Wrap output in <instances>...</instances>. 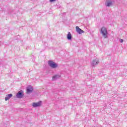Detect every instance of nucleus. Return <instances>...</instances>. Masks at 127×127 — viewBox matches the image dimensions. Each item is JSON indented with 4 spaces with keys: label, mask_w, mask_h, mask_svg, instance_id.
I'll use <instances>...</instances> for the list:
<instances>
[{
    "label": "nucleus",
    "mask_w": 127,
    "mask_h": 127,
    "mask_svg": "<svg viewBox=\"0 0 127 127\" xmlns=\"http://www.w3.org/2000/svg\"><path fill=\"white\" fill-rule=\"evenodd\" d=\"M101 32L102 34V36H103L104 38H107V37H108V30H107L106 27H102L101 29Z\"/></svg>",
    "instance_id": "obj_1"
},
{
    "label": "nucleus",
    "mask_w": 127,
    "mask_h": 127,
    "mask_svg": "<svg viewBox=\"0 0 127 127\" xmlns=\"http://www.w3.org/2000/svg\"><path fill=\"white\" fill-rule=\"evenodd\" d=\"M48 65L51 67V68H53V69H56V68L58 67V64L52 61H48Z\"/></svg>",
    "instance_id": "obj_2"
},
{
    "label": "nucleus",
    "mask_w": 127,
    "mask_h": 127,
    "mask_svg": "<svg viewBox=\"0 0 127 127\" xmlns=\"http://www.w3.org/2000/svg\"><path fill=\"white\" fill-rule=\"evenodd\" d=\"M100 63V61H99V59H95V60H93L91 62V66L92 67H95V66H97Z\"/></svg>",
    "instance_id": "obj_3"
},
{
    "label": "nucleus",
    "mask_w": 127,
    "mask_h": 127,
    "mask_svg": "<svg viewBox=\"0 0 127 127\" xmlns=\"http://www.w3.org/2000/svg\"><path fill=\"white\" fill-rule=\"evenodd\" d=\"M114 3H113V0H107L106 2H105V5L110 7V6H112Z\"/></svg>",
    "instance_id": "obj_4"
},
{
    "label": "nucleus",
    "mask_w": 127,
    "mask_h": 127,
    "mask_svg": "<svg viewBox=\"0 0 127 127\" xmlns=\"http://www.w3.org/2000/svg\"><path fill=\"white\" fill-rule=\"evenodd\" d=\"M41 101H39L37 103L34 102L32 106L33 108H37V107H40V106H41Z\"/></svg>",
    "instance_id": "obj_5"
},
{
    "label": "nucleus",
    "mask_w": 127,
    "mask_h": 127,
    "mask_svg": "<svg viewBox=\"0 0 127 127\" xmlns=\"http://www.w3.org/2000/svg\"><path fill=\"white\" fill-rule=\"evenodd\" d=\"M76 31L79 34H82V33H84L85 32L83 31L82 29H81L79 26L76 27Z\"/></svg>",
    "instance_id": "obj_6"
},
{
    "label": "nucleus",
    "mask_w": 127,
    "mask_h": 127,
    "mask_svg": "<svg viewBox=\"0 0 127 127\" xmlns=\"http://www.w3.org/2000/svg\"><path fill=\"white\" fill-rule=\"evenodd\" d=\"M16 97L18 98V99H21L22 97H23V94H22V91H19L16 94Z\"/></svg>",
    "instance_id": "obj_7"
},
{
    "label": "nucleus",
    "mask_w": 127,
    "mask_h": 127,
    "mask_svg": "<svg viewBox=\"0 0 127 127\" xmlns=\"http://www.w3.org/2000/svg\"><path fill=\"white\" fill-rule=\"evenodd\" d=\"M32 86H29L28 87H27V93H28V94L31 93L32 92Z\"/></svg>",
    "instance_id": "obj_8"
},
{
    "label": "nucleus",
    "mask_w": 127,
    "mask_h": 127,
    "mask_svg": "<svg viewBox=\"0 0 127 127\" xmlns=\"http://www.w3.org/2000/svg\"><path fill=\"white\" fill-rule=\"evenodd\" d=\"M60 77H61V75H59V74H57L54 75V76H53V81H55V80H57V79H59V78H60Z\"/></svg>",
    "instance_id": "obj_9"
},
{
    "label": "nucleus",
    "mask_w": 127,
    "mask_h": 127,
    "mask_svg": "<svg viewBox=\"0 0 127 127\" xmlns=\"http://www.w3.org/2000/svg\"><path fill=\"white\" fill-rule=\"evenodd\" d=\"M12 97V94H9L6 95L5 100L8 101L9 99H10Z\"/></svg>",
    "instance_id": "obj_10"
},
{
    "label": "nucleus",
    "mask_w": 127,
    "mask_h": 127,
    "mask_svg": "<svg viewBox=\"0 0 127 127\" xmlns=\"http://www.w3.org/2000/svg\"><path fill=\"white\" fill-rule=\"evenodd\" d=\"M67 39H68V40H71V39H72V34H71V33H68L67 35Z\"/></svg>",
    "instance_id": "obj_11"
},
{
    "label": "nucleus",
    "mask_w": 127,
    "mask_h": 127,
    "mask_svg": "<svg viewBox=\"0 0 127 127\" xmlns=\"http://www.w3.org/2000/svg\"><path fill=\"white\" fill-rule=\"evenodd\" d=\"M120 41L121 43H123V42H124V40L123 39H120Z\"/></svg>",
    "instance_id": "obj_12"
},
{
    "label": "nucleus",
    "mask_w": 127,
    "mask_h": 127,
    "mask_svg": "<svg viewBox=\"0 0 127 127\" xmlns=\"http://www.w3.org/2000/svg\"><path fill=\"white\" fill-rule=\"evenodd\" d=\"M56 0H50V2H53V1H55Z\"/></svg>",
    "instance_id": "obj_13"
}]
</instances>
